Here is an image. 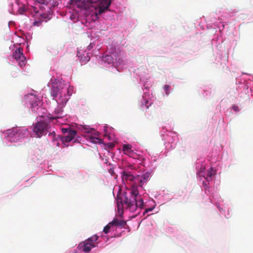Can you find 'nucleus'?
Returning a JSON list of instances; mask_svg holds the SVG:
<instances>
[{
    "instance_id": "obj_1",
    "label": "nucleus",
    "mask_w": 253,
    "mask_h": 253,
    "mask_svg": "<svg viewBox=\"0 0 253 253\" xmlns=\"http://www.w3.org/2000/svg\"><path fill=\"white\" fill-rule=\"evenodd\" d=\"M112 0H86L83 2L82 0H70V8L75 10L77 13L88 14L90 6L96 10L95 14H100L107 10Z\"/></svg>"
},
{
    "instance_id": "obj_2",
    "label": "nucleus",
    "mask_w": 253,
    "mask_h": 253,
    "mask_svg": "<svg viewBox=\"0 0 253 253\" xmlns=\"http://www.w3.org/2000/svg\"><path fill=\"white\" fill-rule=\"evenodd\" d=\"M35 0L39 3L45 5L47 9H46L43 6L40 7L39 10H38L37 8H34V12L36 13L35 18L37 19L35 20L33 24L35 26H40L44 20L46 22L51 18V8L56 5V2H54L52 0Z\"/></svg>"
},
{
    "instance_id": "obj_3",
    "label": "nucleus",
    "mask_w": 253,
    "mask_h": 253,
    "mask_svg": "<svg viewBox=\"0 0 253 253\" xmlns=\"http://www.w3.org/2000/svg\"><path fill=\"white\" fill-rule=\"evenodd\" d=\"M118 210H123L125 208L130 212H135L137 208H143V201L141 198H136L131 200L125 194H121L117 199Z\"/></svg>"
},
{
    "instance_id": "obj_4",
    "label": "nucleus",
    "mask_w": 253,
    "mask_h": 253,
    "mask_svg": "<svg viewBox=\"0 0 253 253\" xmlns=\"http://www.w3.org/2000/svg\"><path fill=\"white\" fill-rule=\"evenodd\" d=\"M33 130L38 137H41L47 132L48 124L44 121H38L33 125Z\"/></svg>"
},
{
    "instance_id": "obj_5",
    "label": "nucleus",
    "mask_w": 253,
    "mask_h": 253,
    "mask_svg": "<svg viewBox=\"0 0 253 253\" xmlns=\"http://www.w3.org/2000/svg\"><path fill=\"white\" fill-rule=\"evenodd\" d=\"M20 128L13 127L4 132V136L10 142H16L21 138Z\"/></svg>"
},
{
    "instance_id": "obj_6",
    "label": "nucleus",
    "mask_w": 253,
    "mask_h": 253,
    "mask_svg": "<svg viewBox=\"0 0 253 253\" xmlns=\"http://www.w3.org/2000/svg\"><path fill=\"white\" fill-rule=\"evenodd\" d=\"M12 56L17 61L19 62L20 66L25 65L26 58L23 54V48H17L13 52Z\"/></svg>"
},
{
    "instance_id": "obj_7",
    "label": "nucleus",
    "mask_w": 253,
    "mask_h": 253,
    "mask_svg": "<svg viewBox=\"0 0 253 253\" xmlns=\"http://www.w3.org/2000/svg\"><path fill=\"white\" fill-rule=\"evenodd\" d=\"M63 87L61 83H54L52 84L50 89V94L53 96V99H55L59 94H62Z\"/></svg>"
},
{
    "instance_id": "obj_8",
    "label": "nucleus",
    "mask_w": 253,
    "mask_h": 253,
    "mask_svg": "<svg viewBox=\"0 0 253 253\" xmlns=\"http://www.w3.org/2000/svg\"><path fill=\"white\" fill-rule=\"evenodd\" d=\"M150 175V172H146L141 175L136 176V184H138L139 187L142 188L143 185L148 181Z\"/></svg>"
},
{
    "instance_id": "obj_9",
    "label": "nucleus",
    "mask_w": 253,
    "mask_h": 253,
    "mask_svg": "<svg viewBox=\"0 0 253 253\" xmlns=\"http://www.w3.org/2000/svg\"><path fill=\"white\" fill-rule=\"evenodd\" d=\"M79 247L82 251L85 253H88L92 248L95 247V245L93 243H90L89 240H86L83 243L80 244Z\"/></svg>"
},
{
    "instance_id": "obj_10",
    "label": "nucleus",
    "mask_w": 253,
    "mask_h": 253,
    "mask_svg": "<svg viewBox=\"0 0 253 253\" xmlns=\"http://www.w3.org/2000/svg\"><path fill=\"white\" fill-rule=\"evenodd\" d=\"M122 180L126 181L127 183L134 181V184H136V176H134L130 173V172L123 171L122 173Z\"/></svg>"
},
{
    "instance_id": "obj_11",
    "label": "nucleus",
    "mask_w": 253,
    "mask_h": 253,
    "mask_svg": "<svg viewBox=\"0 0 253 253\" xmlns=\"http://www.w3.org/2000/svg\"><path fill=\"white\" fill-rule=\"evenodd\" d=\"M77 55L80 61L84 64L86 63L90 60L89 54L85 51H78Z\"/></svg>"
},
{
    "instance_id": "obj_12",
    "label": "nucleus",
    "mask_w": 253,
    "mask_h": 253,
    "mask_svg": "<svg viewBox=\"0 0 253 253\" xmlns=\"http://www.w3.org/2000/svg\"><path fill=\"white\" fill-rule=\"evenodd\" d=\"M76 134L77 131L76 130L71 131L62 138V141L63 142H69L73 139Z\"/></svg>"
},
{
    "instance_id": "obj_13",
    "label": "nucleus",
    "mask_w": 253,
    "mask_h": 253,
    "mask_svg": "<svg viewBox=\"0 0 253 253\" xmlns=\"http://www.w3.org/2000/svg\"><path fill=\"white\" fill-rule=\"evenodd\" d=\"M42 105L41 102L38 98L34 97L31 103V109L32 111L37 112Z\"/></svg>"
},
{
    "instance_id": "obj_14",
    "label": "nucleus",
    "mask_w": 253,
    "mask_h": 253,
    "mask_svg": "<svg viewBox=\"0 0 253 253\" xmlns=\"http://www.w3.org/2000/svg\"><path fill=\"white\" fill-rule=\"evenodd\" d=\"M62 112H63V109H62V107H61V108L56 109L54 111V113L56 115V116L51 117V115H49V116H47V117L50 120H57L59 118H62V117L63 116Z\"/></svg>"
},
{
    "instance_id": "obj_15",
    "label": "nucleus",
    "mask_w": 253,
    "mask_h": 253,
    "mask_svg": "<svg viewBox=\"0 0 253 253\" xmlns=\"http://www.w3.org/2000/svg\"><path fill=\"white\" fill-rule=\"evenodd\" d=\"M68 100L69 97H67L65 93H64V95H61L56 101L59 106L63 107L66 105Z\"/></svg>"
},
{
    "instance_id": "obj_16",
    "label": "nucleus",
    "mask_w": 253,
    "mask_h": 253,
    "mask_svg": "<svg viewBox=\"0 0 253 253\" xmlns=\"http://www.w3.org/2000/svg\"><path fill=\"white\" fill-rule=\"evenodd\" d=\"M136 184H133L130 189V194L132 196V200L137 198L139 194V191Z\"/></svg>"
},
{
    "instance_id": "obj_17",
    "label": "nucleus",
    "mask_w": 253,
    "mask_h": 253,
    "mask_svg": "<svg viewBox=\"0 0 253 253\" xmlns=\"http://www.w3.org/2000/svg\"><path fill=\"white\" fill-rule=\"evenodd\" d=\"M113 226H117L119 227H124L126 225V221L119 219L117 218L114 219L112 221H111Z\"/></svg>"
},
{
    "instance_id": "obj_18",
    "label": "nucleus",
    "mask_w": 253,
    "mask_h": 253,
    "mask_svg": "<svg viewBox=\"0 0 253 253\" xmlns=\"http://www.w3.org/2000/svg\"><path fill=\"white\" fill-rule=\"evenodd\" d=\"M216 174V171L214 170L212 168H211L208 170V173L207 177H205V179H207V181H210L212 180V176Z\"/></svg>"
},
{
    "instance_id": "obj_19",
    "label": "nucleus",
    "mask_w": 253,
    "mask_h": 253,
    "mask_svg": "<svg viewBox=\"0 0 253 253\" xmlns=\"http://www.w3.org/2000/svg\"><path fill=\"white\" fill-rule=\"evenodd\" d=\"M123 151L125 154L128 155H130L133 153V151L131 150V146L129 144H125L123 147Z\"/></svg>"
},
{
    "instance_id": "obj_20",
    "label": "nucleus",
    "mask_w": 253,
    "mask_h": 253,
    "mask_svg": "<svg viewBox=\"0 0 253 253\" xmlns=\"http://www.w3.org/2000/svg\"><path fill=\"white\" fill-rule=\"evenodd\" d=\"M205 169H206L205 167H202L201 168V170L198 171L197 172V174L199 175V176L204 177L205 178L206 177H205Z\"/></svg>"
},
{
    "instance_id": "obj_21",
    "label": "nucleus",
    "mask_w": 253,
    "mask_h": 253,
    "mask_svg": "<svg viewBox=\"0 0 253 253\" xmlns=\"http://www.w3.org/2000/svg\"><path fill=\"white\" fill-rule=\"evenodd\" d=\"M113 225L111 222H110L106 226H105L103 229V232L105 234H107L109 232L110 229L111 227H113Z\"/></svg>"
},
{
    "instance_id": "obj_22",
    "label": "nucleus",
    "mask_w": 253,
    "mask_h": 253,
    "mask_svg": "<svg viewBox=\"0 0 253 253\" xmlns=\"http://www.w3.org/2000/svg\"><path fill=\"white\" fill-rule=\"evenodd\" d=\"M103 60L108 63H111L113 62V58L110 55H106L103 57Z\"/></svg>"
},
{
    "instance_id": "obj_23",
    "label": "nucleus",
    "mask_w": 253,
    "mask_h": 253,
    "mask_svg": "<svg viewBox=\"0 0 253 253\" xmlns=\"http://www.w3.org/2000/svg\"><path fill=\"white\" fill-rule=\"evenodd\" d=\"M98 239V236L96 235H94L91 237L87 239V240H89L90 243H93L94 244V242L96 241Z\"/></svg>"
},
{
    "instance_id": "obj_24",
    "label": "nucleus",
    "mask_w": 253,
    "mask_h": 253,
    "mask_svg": "<svg viewBox=\"0 0 253 253\" xmlns=\"http://www.w3.org/2000/svg\"><path fill=\"white\" fill-rule=\"evenodd\" d=\"M64 93L67 97L69 98V96H70L72 93V89L69 86L67 89H66V93Z\"/></svg>"
},
{
    "instance_id": "obj_25",
    "label": "nucleus",
    "mask_w": 253,
    "mask_h": 253,
    "mask_svg": "<svg viewBox=\"0 0 253 253\" xmlns=\"http://www.w3.org/2000/svg\"><path fill=\"white\" fill-rule=\"evenodd\" d=\"M73 130L71 129L70 128H62V132L65 134L68 133L70 132V131H73Z\"/></svg>"
},
{
    "instance_id": "obj_26",
    "label": "nucleus",
    "mask_w": 253,
    "mask_h": 253,
    "mask_svg": "<svg viewBox=\"0 0 253 253\" xmlns=\"http://www.w3.org/2000/svg\"><path fill=\"white\" fill-rule=\"evenodd\" d=\"M170 88V86L169 85H168V84H166L165 86H164V89H165V91L166 92V93L167 94H169V89Z\"/></svg>"
},
{
    "instance_id": "obj_27",
    "label": "nucleus",
    "mask_w": 253,
    "mask_h": 253,
    "mask_svg": "<svg viewBox=\"0 0 253 253\" xmlns=\"http://www.w3.org/2000/svg\"><path fill=\"white\" fill-rule=\"evenodd\" d=\"M55 50V51H54V52H53V53H54L55 55L57 54L58 53V50H57V49H54V48H53V47H50V48L49 51H50L51 53H52V50Z\"/></svg>"
},
{
    "instance_id": "obj_28",
    "label": "nucleus",
    "mask_w": 253,
    "mask_h": 253,
    "mask_svg": "<svg viewBox=\"0 0 253 253\" xmlns=\"http://www.w3.org/2000/svg\"><path fill=\"white\" fill-rule=\"evenodd\" d=\"M153 209H154V208H150L146 209L144 211V214H145L146 213H148V212L153 211Z\"/></svg>"
},
{
    "instance_id": "obj_29",
    "label": "nucleus",
    "mask_w": 253,
    "mask_h": 253,
    "mask_svg": "<svg viewBox=\"0 0 253 253\" xmlns=\"http://www.w3.org/2000/svg\"><path fill=\"white\" fill-rule=\"evenodd\" d=\"M232 109L233 110H234L235 111H239V109L238 106H237L236 105H233L232 106Z\"/></svg>"
},
{
    "instance_id": "obj_30",
    "label": "nucleus",
    "mask_w": 253,
    "mask_h": 253,
    "mask_svg": "<svg viewBox=\"0 0 253 253\" xmlns=\"http://www.w3.org/2000/svg\"><path fill=\"white\" fill-rule=\"evenodd\" d=\"M109 172L112 174L113 175V174L114 173V169L113 168H110V169H109Z\"/></svg>"
},
{
    "instance_id": "obj_31",
    "label": "nucleus",
    "mask_w": 253,
    "mask_h": 253,
    "mask_svg": "<svg viewBox=\"0 0 253 253\" xmlns=\"http://www.w3.org/2000/svg\"><path fill=\"white\" fill-rule=\"evenodd\" d=\"M203 186L206 188L207 189V187H208V184H207V183L206 182H203Z\"/></svg>"
},
{
    "instance_id": "obj_32",
    "label": "nucleus",
    "mask_w": 253,
    "mask_h": 253,
    "mask_svg": "<svg viewBox=\"0 0 253 253\" xmlns=\"http://www.w3.org/2000/svg\"><path fill=\"white\" fill-rule=\"evenodd\" d=\"M23 11H24V10L23 9H19V13L20 14H22Z\"/></svg>"
},
{
    "instance_id": "obj_33",
    "label": "nucleus",
    "mask_w": 253,
    "mask_h": 253,
    "mask_svg": "<svg viewBox=\"0 0 253 253\" xmlns=\"http://www.w3.org/2000/svg\"><path fill=\"white\" fill-rule=\"evenodd\" d=\"M129 167H130V168L131 169H132V166H129Z\"/></svg>"
},
{
    "instance_id": "obj_34",
    "label": "nucleus",
    "mask_w": 253,
    "mask_h": 253,
    "mask_svg": "<svg viewBox=\"0 0 253 253\" xmlns=\"http://www.w3.org/2000/svg\"><path fill=\"white\" fill-rule=\"evenodd\" d=\"M53 134V133H49V135H52Z\"/></svg>"
}]
</instances>
